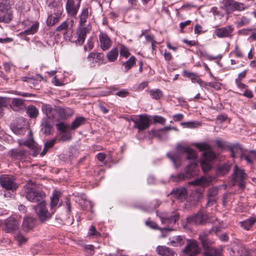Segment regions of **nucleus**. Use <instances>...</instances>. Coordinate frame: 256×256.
<instances>
[{"mask_svg": "<svg viewBox=\"0 0 256 256\" xmlns=\"http://www.w3.org/2000/svg\"><path fill=\"white\" fill-rule=\"evenodd\" d=\"M194 146L200 151H204V160L201 162V166L204 172H208L211 168L210 162L216 158V154L212 150L210 146L206 142L196 143Z\"/></svg>", "mask_w": 256, "mask_h": 256, "instance_id": "obj_1", "label": "nucleus"}, {"mask_svg": "<svg viewBox=\"0 0 256 256\" xmlns=\"http://www.w3.org/2000/svg\"><path fill=\"white\" fill-rule=\"evenodd\" d=\"M24 192L26 198L32 202H40L43 200L42 192L37 190L33 184H28L24 188Z\"/></svg>", "mask_w": 256, "mask_h": 256, "instance_id": "obj_2", "label": "nucleus"}, {"mask_svg": "<svg viewBox=\"0 0 256 256\" xmlns=\"http://www.w3.org/2000/svg\"><path fill=\"white\" fill-rule=\"evenodd\" d=\"M208 232H204L199 235V239L206 250L204 256H220V252L212 246V242L206 238Z\"/></svg>", "mask_w": 256, "mask_h": 256, "instance_id": "obj_3", "label": "nucleus"}, {"mask_svg": "<svg viewBox=\"0 0 256 256\" xmlns=\"http://www.w3.org/2000/svg\"><path fill=\"white\" fill-rule=\"evenodd\" d=\"M132 121L134 123V128L138 129V131H143L150 126V118L146 114H140L132 118Z\"/></svg>", "mask_w": 256, "mask_h": 256, "instance_id": "obj_4", "label": "nucleus"}, {"mask_svg": "<svg viewBox=\"0 0 256 256\" xmlns=\"http://www.w3.org/2000/svg\"><path fill=\"white\" fill-rule=\"evenodd\" d=\"M16 180L12 176L2 174L0 176V184L4 188L14 192L18 187Z\"/></svg>", "mask_w": 256, "mask_h": 256, "instance_id": "obj_5", "label": "nucleus"}, {"mask_svg": "<svg viewBox=\"0 0 256 256\" xmlns=\"http://www.w3.org/2000/svg\"><path fill=\"white\" fill-rule=\"evenodd\" d=\"M247 174L244 170L235 166L232 176L234 184H238L240 188H244Z\"/></svg>", "mask_w": 256, "mask_h": 256, "instance_id": "obj_6", "label": "nucleus"}, {"mask_svg": "<svg viewBox=\"0 0 256 256\" xmlns=\"http://www.w3.org/2000/svg\"><path fill=\"white\" fill-rule=\"evenodd\" d=\"M35 211L38 216L40 220L42 222L48 220L52 217L54 212H49L46 208L44 201L42 200L39 202L35 207Z\"/></svg>", "mask_w": 256, "mask_h": 256, "instance_id": "obj_7", "label": "nucleus"}, {"mask_svg": "<svg viewBox=\"0 0 256 256\" xmlns=\"http://www.w3.org/2000/svg\"><path fill=\"white\" fill-rule=\"evenodd\" d=\"M20 223L14 218L6 220L3 224V230L6 233L14 234L18 231Z\"/></svg>", "mask_w": 256, "mask_h": 256, "instance_id": "obj_8", "label": "nucleus"}, {"mask_svg": "<svg viewBox=\"0 0 256 256\" xmlns=\"http://www.w3.org/2000/svg\"><path fill=\"white\" fill-rule=\"evenodd\" d=\"M80 0H67L66 4V10L68 15L74 16L76 15L80 8Z\"/></svg>", "mask_w": 256, "mask_h": 256, "instance_id": "obj_9", "label": "nucleus"}, {"mask_svg": "<svg viewBox=\"0 0 256 256\" xmlns=\"http://www.w3.org/2000/svg\"><path fill=\"white\" fill-rule=\"evenodd\" d=\"M185 254L189 256H196L200 253V249L195 240H190L184 250Z\"/></svg>", "mask_w": 256, "mask_h": 256, "instance_id": "obj_10", "label": "nucleus"}, {"mask_svg": "<svg viewBox=\"0 0 256 256\" xmlns=\"http://www.w3.org/2000/svg\"><path fill=\"white\" fill-rule=\"evenodd\" d=\"M208 219V216L203 212H198L196 214L190 216L187 218V222L190 224H203L205 223Z\"/></svg>", "mask_w": 256, "mask_h": 256, "instance_id": "obj_11", "label": "nucleus"}, {"mask_svg": "<svg viewBox=\"0 0 256 256\" xmlns=\"http://www.w3.org/2000/svg\"><path fill=\"white\" fill-rule=\"evenodd\" d=\"M196 164L195 162H192L188 166L186 174H180L178 176V180H182L185 178H189L196 174Z\"/></svg>", "mask_w": 256, "mask_h": 256, "instance_id": "obj_12", "label": "nucleus"}, {"mask_svg": "<svg viewBox=\"0 0 256 256\" xmlns=\"http://www.w3.org/2000/svg\"><path fill=\"white\" fill-rule=\"evenodd\" d=\"M234 30V28L231 26L217 28L214 31L215 34L218 38L230 37Z\"/></svg>", "mask_w": 256, "mask_h": 256, "instance_id": "obj_13", "label": "nucleus"}, {"mask_svg": "<svg viewBox=\"0 0 256 256\" xmlns=\"http://www.w3.org/2000/svg\"><path fill=\"white\" fill-rule=\"evenodd\" d=\"M213 178L211 176H202L199 178L190 182L188 184L194 186H208L212 182Z\"/></svg>", "mask_w": 256, "mask_h": 256, "instance_id": "obj_14", "label": "nucleus"}, {"mask_svg": "<svg viewBox=\"0 0 256 256\" xmlns=\"http://www.w3.org/2000/svg\"><path fill=\"white\" fill-rule=\"evenodd\" d=\"M160 218L163 224L170 225L176 222L179 218V215L176 212L170 216H168L166 214H162L160 216Z\"/></svg>", "mask_w": 256, "mask_h": 256, "instance_id": "obj_15", "label": "nucleus"}, {"mask_svg": "<svg viewBox=\"0 0 256 256\" xmlns=\"http://www.w3.org/2000/svg\"><path fill=\"white\" fill-rule=\"evenodd\" d=\"M18 144L20 146L24 145L30 148L32 151V154L33 156H36L39 152L40 148L38 147L37 144L34 142L32 138H30L24 142H22L21 140H18Z\"/></svg>", "mask_w": 256, "mask_h": 256, "instance_id": "obj_16", "label": "nucleus"}, {"mask_svg": "<svg viewBox=\"0 0 256 256\" xmlns=\"http://www.w3.org/2000/svg\"><path fill=\"white\" fill-rule=\"evenodd\" d=\"M42 110L46 117L50 120H53L55 118L56 114H57V109H55L48 104H42Z\"/></svg>", "mask_w": 256, "mask_h": 256, "instance_id": "obj_17", "label": "nucleus"}, {"mask_svg": "<svg viewBox=\"0 0 256 256\" xmlns=\"http://www.w3.org/2000/svg\"><path fill=\"white\" fill-rule=\"evenodd\" d=\"M24 101L22 98H14L12 99L10 107L16 112L24 110L26 108Z\"/></svg>", "mask_w": 256, "mask_h": 256, "instance_id": "obj_18", "label": "nucleus"}, {"mask_svg": "<svg viewBox=\"0 0 256 256\" xmlns=\"http://www.w3.org/2000/svg\"><path fill=\"white\" fill-rule=\"evenodd\" d=\"M104 55L102 53L90 52L87 57V60L91 66H94L96 62L103 60Z\"/></svg>", "mask_w": 256, "mask_h": 256, "instance_id": "obj_19", "label": "nucleus"}, {"mask_svg": "<svg viewBox=\"0 0 256 256\" xmlns=\"http://www.w3.org/2000/svg\"><path fill=\"white\" fill-rule=\"evenodd\" d=\"M170 242L168 244L172 246L179 247L184 244L185 238L182 236H174L169 238Z\"/></svg>", "mask_w": 256, "mask_h": 256, "instance_id": "obj_20", "label": "nucleus"}, {"mask_svg": "<svg viewBox=\"0 0 256 256\" xmlns=\"http://www.w3.org/2000/svg\"><path fill=\"white\" fill-rule=\"evenodd\" d=\"M100 47L104 50L108 49L112 45V41L108 35L104 33H100L99 36Z\"/></svg>", "mask_w": 256, "mask_h": 256, "instance_id": "obj_21", "label": "nucleus"}, {"mask_svg": "<svg viewBox=\"0 0 256 256\" xmlns=\"http://www.w3.org/2000/svg\"><path fill=\"white\" fill-rule=\"evenodd\" d=\"M89 32L88 28L86 27L80 28L77 32L78 38L76 40L77 44L82 45L86 39V34Z\"/></svg>", "mask_w": 256, "mask_h": 256, "instance_id": "obj_22", "label": "nucleus"}, {"mask_svg": "<svg viewBox=\"0 0 256 256\" xmlns=\"http://www.w3.org/2000/svg\"><path fill=\"white\" fill-rule=\"evenodd\" d=\"M183 75L185 77L190 78L191 82L192 83H198L200 86H202L203 82L196 73L184 70L183 71Z\"/></svg>", "mask_w": 256, "mask_h": 256, "instance_id": "obj_23", "label": "nucleus"}, {"mask_svg": "<svg viewBox=\"0 0 256 256\" xmlns=\"http://www.w3.org/2000/svg\"><path fill=\"white\" fill-rule=\"evenodd\" d=\"M10 154L14 158L22 160L26 158L27 152L26 150L20 148L13 149L10 152Z\"/></svg>", "mask_w": 256, "mask_h": 256, "instance_id": "obj_24", "label": "nucleus"}, {"mask_svg": "<svg viewBox=\"0 0 256 256\" xmlns=\"http://www.w3.org/2000/svg\"><path fill=\"white\" fill-rule=\"evenodd\" d=\"M157 253L162 256H174L175 252L170 248L159 246L156 249Z\"/></svg>", "mask_w": 256, "mask_h": 256, "instance_id": "obj_25", "label": "nucleus"}, {"mask_svg": "<svg viewBox=\"0 0 256 256\" xmlns=\"http://www.w3.org/2000/svg\"><path fill=\"white\" fill-rule=\"evenodd\" d=\"M57 114H58L60 119H64L72 116L74 111L70 108H57Z\"/></svg>", "mask_w": 256, "mask_h": 256, "instance_id": "obj_26", "label": "nucleus"}, {"mask_svg": "<svg viewBox=\"0 0 256 256\" xmlns=\"http://www.w3.org/2000/svg\"><path fill=\"white\" fill-rule=\"evenodd\" d=\"M174 129V128L170 126H168L158 130H152V132L154 136L162 139V136L166 134L165 133L166 131H169Z\"/></svg>", "mask_w": 256, "mask_h": 256, "instance_id": "obj_27", "label": "nucleus"}, {"mask_svg": "<svg viewBox=\"0 0 256 256\" xmlns=\"http://www.w3.org/2000/svg\"><path fill=\"white\" fill-rule=\"evenodd\" d=\"M39 27V24L38 22H35L33 24L30 28H28L26 30L22 32L20 34L21 36L22 35H31L36 33L38 30Z\"/></svg>", "mask_w": 256, "mask_h": 256, "instance_id": "obj_28", "label": "nucleus"}, {"mask_svg": "<svg viewBox=\"0 0 256 256\" xmlns=\"http://www.w3.org/2000/svg\"><path fill=\"white\" fill-rule=\"evenodd\" d=\"M89 17V12L88 8H84L82 9L80 14L79 16L80 21L79 25L82 26L84 25L87 22Z\"/></svg>", "mask_w": 256, "mask_h": 256, "instance_id": "obj_29", "label": "nucleus"}, {"mask_svg": "<svg viewBox=\"0 0 256 256\" xmlns=\"http://www.w3.org/2000/svg\"><path fill=\"white\" fill-rule=\"evenodd\" d=\"M224 6L228 13H231L235 11V1L234 0H224Z\"/></svg>", "mask_w": 256, "mask_h": 256, "instance_id": "obj_30", "label": "nucleus"}, {"mask_svg": "<svg viewBox=\"0 0 256 256\" xmlns=\"http://www.w3.org/2000/svg\"><path fill=\"white\" fill-rule=\"evenodd\" d=\"M174 194L177 198L182 200L187 196L186 190L184 188H178L174 192Z\"/></svg>", "mask_w": 256, "mask_h": 256, "instance_id": "obj_31", "label": "nucleus"}, {"mask_svg": "<svg viewBox=\"0 0 256 256\" xmlns=\"http://www.w3.org/2000/svg\"><path fill=\"white\" fill-rule=\"evenodd\" d=\"M26 112L30 118H36L39 113L37 108L32 105L28 106L26 108Z\"/></svg>", "mask_w": 256, "mask_h": 256, "instance_id": "obj_32", "label": "nucleus"}, {"mask_svg": "<svg viewBox=\"0 0 256 256\" xmlns=\"http://www.w3.org/2000/svg\"><path fill=\"white\" fill-rule=\"evenodd\" d=\"M34 226V219L32 218H25L23 221L22 227L26 231H28L32 229Z\"/></svg>", "mask_w": 256, "mask_h": 256, "instance_id": "obj_33", "label": "nucleus"}, {"mask_svg": "<svg viewBox=\"0 0 256 256\" xmlns=\"http://www.w3.org/2000/svg\"><path fill=\"white\" fill-rule=\"evenodd\" d=\"M60 192L58 191L54 192L53 196L51 198L50 208L52 210L57 207L58 204L59 202Z\"/></svg>", "mask_w": 256, "mask_h": 256, "instance_id": "obj_34", "label": "nucleus"}, {"mask_svg": "<svg viewBox=\"0 0 256 256\" xmlns=\"http://www.w3.org/2000/svg\"><path fill=\"white\" fill-rule=\"evenodd\" d=\"M118 49L117 48H114L108 53L106 57L109 62H113L116 60L118 58Z\"/></svg>", "mask_w": 256, "mask_h": 256, "instance_id": "obj_35", "label": "nucleus"}, {"mask_svg": "<svg viewBox=\"0 0 256 256\" xmlns=\"http://www.w3.org/2000/svg\"><path fill=\"white\" fill-rule=\"evenodd\" d=\"M182 151L187 154V158L188 160H195L196 158V153L194 150L188 147H184Z\"/></svg>", "mask_w": 256, "mask_h": 256, "instance_id": "obj_36", "label": "nucleus"}, {"mask_svg": "<svg viewBox=\"0 0 256 256\" xmlns=\"http://www.w3.org/2000/svg\"><path fill=\"white\" fill-rule=\"evenodd\" d=\"M12 20V16L8 10H0V22H8Z\"/></svg>", "mask_w": 256, "mask_h": 256, "instance_id": "obj_37", "label": "nucleus"}, {"mask_svg": "<svg viewBox=\"0 0 256 256\" xmlns=\"http://www.w3.org/2000/svg\"><path fill=\"white\" fill-rule=\"evenodd\" d=\"M255 222L256 219L254 218H250L241 222V226L246 230H248Z\"/></svg>", "mask_w": 256, "mask_h": 256, "instance_id": "obj_38", "label": "nucleus"}, {"mask_svg": "<svg viewBox=\"0 0 256 256\" xmlns=\"http://www.w3.org/2000/svg\"><path fill=\"white\" fill-rule=\"evenodd\" d=\"M136 60L135 57L132 56L126 62L124 63L125 72H127L136 64Z\"/></svg>", "mask_w": 256, "mask_h": 256, "instance_id": "obj_39", "label": "nucleus"}, {"mask_svg": "<svg viewBox=\"0 0 256 256\" xmlns=\"http://www.w3.org/2000/svg\"><path fill=\"white\" fill-rule=\"evenodd\" d=\"M84 123V118L83 117L76 118L72 122L70 128L72 130H75L80 126V125Z\"/></svg>", "mask_w": 256, "mask_h": 256, "instance_id": "obj_40", "label": "nucleus"}, {"mask_svg": "<svg viewBox=\"0 0 256 256\" xmlns=\"http://www.w3.org/2000/svg\"><path fill=\"white\" fill-rule=\"evenodd\" d=\"M13 132L16 134H24L25 132V130L22 126H16L14 123L11 126Z\"/></svg>", "mask_w": 256, "mask_h": 256, "instance_id": "obj_41", "label": "nucleus"}, {"mask_svg": "<svg viewBox=\"0 0 256 256\" xmlns=\"http://www.w3.org/2000/svg\"><path fill=\"white\" fill-rule=\"evenodd\" d=\"M56 126L58 130L62 133L68 132L71 127L70 125L64 124V122H60L56 124Z\"/></svg>", "mask_w": 256, "mask_h": 256, "instance_id": "obj_42", "label": "nucleus"}, {"mask_svg": "<svg viewBox=\"0 0 256 256\" xmlns=\"http://www.w3.org/2000/svg\"><path fill=\"white\" fill-rule=\"evenodd\" d=\"M168 156L173 162L174 166L178 168L180 166V158L178 154L171 155L170 154H167Z\"/></svg>", "mask_w": 256, "mask_h": 256, "instance_id": "obj_43", "label": "nucleus"}, {"mask_svg": "<svg viewBox=\"0 0 256 256\" xmlns=\"http://www.w3.org/2000/svg\"><path fill=\"white\" fill-rule=\"evenodd\" d=\"M150 94L153 99L158 100L162 96V93L158 89L152 90L150 91Z\"/></svg>", "mask_w": 256, "mask_h": 256, "instance_id": "obj_44", "label": "nucleus"}, {"mask_svg": "<svg viewBox=\"0 0 256 256\" xmlns=\"http://www.w3.org/2000/svg\"><path fill=\"white\" fill-rule=\"evenodd\" d=\"M59 21V18L52 14L49 16L46 20L48 26H52Z\"/></svg>", "mask_w": 256, "mask_h": 256, "instance_id": "obj_45", "label": "nucleus"}, {"mask_svg": "<svg viewBox=\"0 0 256 256\" xmlns=\"http://www.w3.org/2000/svg\"><path fill=\"white\" fill-rule=\"evenodd\" d=\"M68 26L67 24V22H63L56 28V30L58 32L64 31V34H70V32H68Z\"/></svg>", "mask_w": 256, "mask_h": 256, "instance_id": "obj_46", "label": "nucleus"}, {"mask_svg": "<svg viewBox=\"0 0 256 256\" xmlns=\"http://www.w3.org/2000/svg\"><path fill=\"white\" fill-rule=\"evenodd\" d=\"M182 126H184V128H195L200 125L199 123L196 122H182L181 124Z\"/></svg>", "mask_w": 256, "mask_h": 256, "instance_id": "obj_47", "label": "nucleus"}, {"mask_svg": "<svg viewBox=\"0 0 256 256\" xmlns=\"http://www.w3.org/2000/svg\"><path fill=\"white\" fill-rule=\"evenodd\" d=\"M248 8V6L244 3L235 1V10L242 11Z\"/></svg>", "mask_w": 256, "mask_h": 256, "instance_id": "obj_48", "label": "nucleus"}, {"mask_svg": "<svg viewBox=\"0 0 256 256\" xmlns=\"http://www.w3.org/2000/svg\"><path fill=\"white\" fill-rule=\"evenodd\" d=\"M94 42L93 40V38H90L88 40L86 44L84 46V51L86 52V51L91 50L94 48Z\"/></svg>", "mask_w": 256, "mask_h": 256, "instance_id": "obj_49", "label": "nucleus"}, {"mask_svg": "<svg viewBox=\"0 0 256 256\" xmlns=\"http://www.w3.org/2000/svg\"><path fill=\"white\" fill-rule=\"evenodd\" d=\"M218 189L216 188H212L209 190L208 193V197L209 200H212V198L215 197L218 194Z\"/></svg>", "mask_w": 256, "mask_h": 256, "instance_id": "obj_50", "label": "nucleus"}, {"mask_svg": "<svg viewBox=\"0 0 256 256\" xmlns=\"http://www.w3.org/2000/svg\"><path fill=\"white\" fill-rule=\"evenodd\" d=\"M8 106V100L6 98L0 97V115L2 113L3 108Z\"/></svg>", "mask_w": 256, "mask_h": 256, "instance_id": "obj_51", "label": "nucleus"}, {"mask_svg": "<svg viewBox=\"0 0 256 256\" xmlns=\"http://www.w3.org/2000/svg\"><path fill=\"white\" fill-rule=\"evenodd\" d=\"M72 138V136L70 133L69 132H64L62 134V136L59 140L60 142H66L68 140H70Z\"/></svg>", "mask_w": 256, "mask_h": 256, "instance_id": "obj_52", "label": "nucleus"}, {"mask_svg": "<svg viewBox=\"0 0 256 256\" xmlns=\"http://www.w3.org/2000/svg\"><path fill=\"white\" fill-rule=\"evenodd\" d=\"M88 235L90 236L98 237L100 236V234L96 230L94 226H91L89 229Z\"/></svg>", "mask_w": 256, "mask_h": 256, "instance_id": "obj_53", "label": "nucleus"}, {"mask_svg": "<svg viewBox=\"0 0 256 256\" xmlns=\"http://www.w3.org/2000/svg\"><path fill=\"white\" fill-rule=\"evenodd\" d=\"M15 238L20 245L25 244L27 240L26 238L20 234L15 236Z\"/></svg>", "mask_w": 256, "mask_h": 256, "instance_id": "obj_54", "label": "nucleus"}, {"mask_svg": "<svg viewBox=\"0 0 256 256\" xmlns=\"http://www.w3.org/2000/svg\"><path fill=\"white\" fill-rule=\"evenodd\" d=\"M240 158L242 160H246L248 164H252L253 162L252 160V158L250 157V156L248 152H242L240 156Z\"/></svg>", "mask_w": 256, "mask_h": 256, "instance_id": "obj_55", "label": "nucleus"}, {"mask_svg": "<svg viewBox=\"0 0 256 256\" xmlns=\"http://www.w3.org/2000/svg\"><path fill=\"white\" fill-rule=\"evenodd\" d=\"M120 52L121 56H124L126 58L130 55L128 50L124 46H122Z\"/></svg>", "mask_w": 256, "mask_h": 256, "instance_id": "obj_56", "label": "nucleus"}, {"mask_svg": "<svg viewBox=\"0 0 256 256\" xmlns=\"http://www.w3.org/2000/svg\"><path fill=\"white\" fill-rule=\"evenodd\" d=\"M153 120L154 123H158L162 124H164L166 120L164 118L158 116H154Z\"/></svg>", "mask_w": 256, "mask_h": 256, "instance_id": "obj_57", "label": "nucleus"}, {"mask_svg": "<svg viewBox=\"0 0 256 256\" xmlns=\"http://www.w3.org/2000/svg\"><path fill=\"white\" fill-rule=\"evenodd\" d=\"M159 230L162 232V234L160 236V238H164L168 236V231H172L173 230L169 228H160Z\"/></svg>", "mask_w": 256, "mask_h": 256, "instance_id": "obj_58", "label": "nucleus"}, {"mask_svg": "<svg viewBox=\"0 0 256 256\" xmlns=\"http://www.w3.org/2000/svg\"><path fill=\"white\" fill-rule=\"evenodd\" d=\"M67 22V24L68 27V32H70V34H72V28L74 26V20H71Z\"/></svg>", "mask_w": 256, "mask_h": 256, "instance_id": "obj_59", "label": "nucleus"}, {"mask_svg": "<svg viewBox=\"0 0 256 256\" xmlns=\"http://www.w3.org/2000/svg\"><path fill=\"white\" fill-rule=\"evenodd\" d=\"M250 21V20L246 16H242L241 18V20L239 22V25L240 26H244L245 24H248Z\"/></svg>", "mask_w": 256, "mask_h": 256, "instance_id": "obj_60", "label": "nucleus"}, {"mask_svg": "<svg viewBox=\"0 0 256 256\" xmlns=\"http://www.w3.org/2000/svg\"><path fill=\"white\" fill-rule=\"evenodd\" d=\"M146 224L147 226H150V228H154V229H158L159 230V228H158V226L156 224L155 222H152V221L146 222Z\"/></svg>", "mask_w": 256, "mask_h": 256, "instance_id": "obj_61", "label": "nucleus"}, {"mask_svg": "<svg viewBox=\"0 0 256 256\" xmlns=\"http://www.w3.org/2000/svg\"><path fill=\"white\" fill-rule=\"evenodd\" d=\"M128 92L125 90H120L116 93V96L122 98L126 97L128 95Z\"/></svg>", "mask_w": 256, "mask_h": 256, "instance_id": "obj_62", "label": "nucleus"}, {"mask_svg": "<svg viewBox=\"0 0 256 256\" xmlns=\"http://www.w3.org/2000/svg\"><path fill=\"white\" fill-rule=\"evenodd\" d=\"M236 83L238 87L240 89H244L246 87V86L245 84L242 83L241 82V80H240V79H236Z\"/></svg>", "mask_w": 256, "mask_h": 256, "instance_id": "obj_63", "label": "nucleus"}, {"mask_svg": "<svg viewBox=\"0 0 256 256\" xmlns=\"http://www.w3.org/2000/svg\"><path fill=\"white\" fill-rule=\"evenodd\" d=\"M36 49L38 50H42L44 49V45L40 42L38 41L36 42Z\"/></svg>", "mask_w": 256, "mask_h": 256, "instance_id": "obj_64", "label": "nucleus"}]
</instances>
